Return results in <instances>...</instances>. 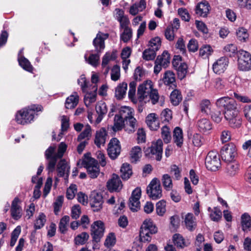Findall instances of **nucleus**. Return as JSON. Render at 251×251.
Listing matches in <instances>:
<instances>
[{
  "label": "nucleus",
  "instance_id": "nucleus-1",
  "mask_svg": "<svg viewBox=\"0 0 251 251\" xmlns=\"http://www.w3.org/2000/svg\"><path fill=\"white\" fill-rule=\"evenodd\" d=\"M215 105L219 109H223L225 119L229 126L232 128H238L242 124L241 118L237 107L236 101L226 96L216 100Z\"/></svg>",
  "mask_w": 251,
  "mask_h": 251
},
{
  "label": "nucleus",
  "instance_id": "nucleus-2",
  "mask_svg": "<svg viewBox=\"0 0 251 251\" xmlns=\"http://www.w3.org/2000/svg\"><path fill=\"white\" fill-rule=\"evenodd\" d=\"M137 98L140 102L146 103L151 100L153 104H155L158 102V93L156 89H153L151 81L147 80L139 85L137 91Z\"/></svg>",
  "mask_w": 251,
  "mask_h": 251
},
{
  "label": "nucleus",
  "instance_id": "nucleus-3",
  "mask_svg": "<svg viewBox=\"0 0 251 251\" xmlns=\"http://www.w3.org/2000/svg\"><path fill=\"white\" fill-rule=\"evenodd\" d=\"M67 147L64 142H61L59 145L57 152L55 146H51L46 151L45 156L48 161L47 169L49 173L53 172L55 170L57 160L63 156Z\"/></svg>",
  "mask_w": 251,
  "mask_h": 251
},
{
  "label": "nucleus",
  "instance_id": "nucleus-4",
  "mask_svg": "<svg viewBox=\"0 0 251 251\" xmlns=\"http://www.w3.org/2000/svg\"><path fill=\"white\" fill-rule=\"evenodd\" d=\"M42 109V106L39 105H33L28 108H23L17 112L15 120L20 125L28 124L33 121L35 111H41Z\"/></svg>",
  "mask_w": 251,
  "mask_h": 251
},
{
  "label": "nucleus",
  "instance_id": "nucleus-5",
  "mask_svg": "<svg viewBox=\"0 0 251 251\" xmlns=\"http://www.w3.org/2000/svg\"><path fill=\"white\" fill-rule=\"evenodd\" d=\"M81 164L86 169L88 174L91 178H95L98 176L100 173L99 166L97 161L90 156V153L84 155Z\"/></svg>",
  "mask_w": 251,
  "mask_h": 251
},
{
  "label": "nucleus",
  "instance_id": "nucleus-6",
  "mask_svg": "<svg viewBox=\"0 0 251 251\" xmlns=\"http://www.w3.org/2000/svg\"><path fill=\"white\" fill-rule=\"evenodd\" d=\"M238 68L240 71L248 72L251 70V54L243 50L237 52Z\"/></svg>",
  "mask_w": 251,
  "mask_h": 251
},
{
  "label": "nucleus",
  "instance_id": "nucleus-7",
  "mask_svg": "<svg viewBox=\"0 0 251 251\" xmlns=\"http://www.w3.org/2000/svg\"><path fill=\"white\" fill-rule=\"evenodd\" d=\"M147 193L152 200L160 199L162 196L160 181L157 178H154L147 187Z\"/></svg>",
  "mask_w": 251,
  "mask_h": 251
},
{
  "label": "nucleus",
  "instance_id": "nucleus-8",
  "mask_svg": "<svg viewBox=\"0 0 251 251\" xmlns=\"http://www.w3.org/2000/svg\"><path fill=\"white\" fill-rule=\"evenodd\" d=\"M206 168L211 171H216L221 167V161L218 153L215 151H209L205 158Z\"/></svg>",
  "mask_w": 251,
  "mask_h": 251
},
{
  "label": "nucleus",
  "instance_id": "nucleus-9",
  "mask_svg": "<svg viewBox=\"0 0 251 251\" xmlns=\"http://www.w3.org/2000/svg\"><path fill=\"white\" fill-rule=\"evenodd\" d=\"M174 68L176 71L178 78L182 80L185 77L188 72V66L184 62L182 61L181 56H174Z\"/></svg>",
  "mask_w": 251,
  "mask_h": 251
},
{
  "label": "nucleus",
  "instance_id": "nucleus-10",
  "mask_svg": "<svg viewBox=\"0 0 251 251\" xmlns=\"http://www.w3.org/2000/svg\"><path fill=\"white\" fill-rule=\"evenodd\" d=\"M236 154V147L233 144L225 145L221 150V158L225 162L232 161Z\"/></svg>",
  "mask_w": 251,
  "mask_h": 251
},
{
  "label": "nucleus",
  "instance_id": "nucleus-11",
  "mask_svg": "<svg viewBox=\"0 0 251 251\" xmlns=\"http://www.w3.org/2000/svg\"><path fill=\"white\" fill-rule=\"evenodd\" d=\"M133 110L128 106H123L121 108L118 115L125 118L127 124H129L134 130L137 126V121L133 116Z\"/></svg>",
  "mask_w": 251,
  "mask_h": 251
},
{
  "label": "nucleus",
  "instance_id": "nucleus-12",
  "mask_svg": "<svg viewBox=\"0 0 251 251\" xmlns=\"http://www.w3.org/2000/svg\"><path fill=\"white\" fill-rule=\"evenodd\" d=\"M141 196V190L136 188L133 191L129 200L128 206L132 211H137L140 207L139 200Z\"/></svg>",
  "mask_w": 251,
  "mask_h": 251
},
{
  "label": "nucleus",
  "instance_id": "nucleus-13",
  "mask_svg": "<svg viewBox=\"0 0 251 251\" xmlns=\"http://www.w3.org/2000/svg\"><path fill=\"white\" fill-rule=\"evenodd\" d=\"M121 146L119 141L116 138L111 139L108 144L107 152L109 157L115 159L121 152Z\"/></svg>",
  "mask_w": 251,
  "mask_h": 251
},
{
  "label": "nucleus",
  "instance_id": "nucleus-14",
  "mask_svg": "<svg viewBox=\"0 0 251 251\" xmlns=\"http://www.w3.org/2000/svg\"><path fill=\"white\" fill-rule=\"evenodd\" d=\"M109 34L99 32L93 41L95 51L97 53H101L105 48L104 41L108 38Z\"/></svg>",
  "mask_w": 251,
  "mask_h": 251
},
{
  "label": "nucleus",
  "instance_id": "nucleus-15",
  "mask_svg": "<svg viewBox=\"0 0 251 251\" xmlns=\"http://www.w3.org/2000/svg\"><path fill=\"white\" fill-rule=\"evenodd\" d=\"M104 224L101 221L95 222L91 226V232L95 240H99L103 235Z\"/></svg>",
  "mask_w": 251,
  "mask_h": 251
},
{
  "label": "nucleus",
  "instance_id": "nucleus-16",
  "mask_svg": "<svg viewBox=\"0 0 251 251\" xmlns=\"http://www.w3.org/2000/svg\"><path fill=\"white\" fill-rule=\"evenodd\" d=\"M90 204L94 211H98L102 208L103 203L102 195L96 192H93L90 197Z\"/></svg>",
  "mask_w": 251,
  "mask_h": 251
},
{
  "label": "nucleus",
  "instance_id": "nucleus-17",
  "mask_svg": "<svg viewBox=\"0 0 251 251\" xmlns=\"http://www.w3.org/2000/svg\"><path fill=\"white\" fill-rule=\"evenodd\" d=\"M228 64V59L226 57H221L213 65V70L217 74L223 73L226 69Z\"/></svg>",
  "mask_w": 251,
  "mask_h": 251
},
{
  "label": "nucleus",
  "instance_id": "nucleus-18",
  "mask_svg": "<svg viewBox=\"0 0 251 251\" xmlns=\"http://www.w3.org/2000/svg\"><path fill=\"white\" fill-rule=\"evenodd\" d=\"M163 142L161 139L157 140L156 142H153L146 152L150 151L152 154L156 155V160H160L162 153Z\"/></svg>",
  "mask_w": 251,
  "mask_h": 251
},
{
  "label": "nucleus",
  "instance_id": "nucleus-19",
  "mask_svg": "<svg viewBox=\"0 0 251 251\" xmlns=\"http://www.w3.org/2000/svg\"><path fill=\"white\" fill-rule=\"evenodd\" d=\"M107 187L111 192L119 191L121 190L123 185L118 176L113 174L111 179L108 181Z\"/></svg>",
  "mask_w": 251,
  "mask_h": 251
},
{
  "label": "nucleus",
  "instance_id": "nucleus-20",
  "mask_svg": "<svg viewBox=\"0 0 251 251\" xmlns=\"http://www.w3.org/2000/svg\"><path fill=\"white\" fill-rule=\"evenodd\" d=\"M20 199L16 197L12 201L11 208L12 217L15 220L19 219L22 216V208L19 205Z\"/></svg>",
  "mask_w": 251,
  "mask_h": 251
},
{
  "label": "nucleus",
  "instance_id": "nucleus-21",
  "mask_svg": "<svg viewBox=\"0 0 251 251\" xmlns=\"http://www.w3.org/2000/svg\"><path fill=\"white\" fill-rule=\"evenodd\" d=\"M146 122L152 130H156L159 127V122L157 115L155 113L149 114L146 117Z\"/></svg>",
  "mask_w": 251,
  "mask_h": 251
},
{
  "label": "nucleus",
  "instance_id": "nucleus-22",
  "mask_svg": "<svg viewBox=\"0 0 251 251\" xmlns=\"http://www.w3.org/2000/svg\"><path fill=\"white\" fill-rule=\"evenodd\" d=\"M210 9L209 3L207 1H203L196 5V14L200 16H207L209 14Z\"/></svg>",
  "mask_w": 251,
  "mask_h": 251
},
{
  "label": "nucleus",
  "instance_id": "nucleus-23",
  "mask_svg": "<svg viewBox=\"0 0 251 251\" xmlns=\"http://www.w3.org/2000/svg\"><path fill=\"white\" fill-rule=\"evenodd\" d=\"M96 110L98 114L96 123L98 124L102 121L104 116L107 112L106 103L102 101L98 102L96 106Z\"/></svg>",
  "mask_w": 251,
  "mask_h": 251
},
{
  "label": "nucleus",
  "instance_id": "nucleus-24",
  "mask_svg": "<svg viewBox=\"0 0 251 251\" xmlns=\"http://www.w3.org/2000/svg\"><path fill=\"white\" fill-rule=\"evenodd\" d=\"M107 136V132L104 128H101L96 131L95 143L98 147L100 148L101 145H104L106 140Z\"/></svg>",
  "mask_w": 251,
  "mask_h": 251
},
{
  "label": "nucleus",
  "instance_id": "nucleus-25",
  "mask_svg": "<svg viewBox=\"0 0 251 251\" xmlns=\"http://www.w3.org/2000/svg\"><path fill=\"white\" fill-rule=\"evenodd\" d=\"M183 133L182 129L178 127L174 129V143L179 148H181L183 144Z\"/></svg>",
  "mask_w": 251,
  "mask_h": 251
},
{
  "label": "nucleus",
  "instance_id": "nucleus-26",
  "mask_svg": "<svg viewBox=\"0 0 251 251\" xmlns=\"http://www.w3.org/2000/svg\"><path fill=\"white\" fill-rule=\"evenodd\" d=\"M57 171L59 176H68L70 172V167L65 159H61L57 165Z\"/></svg>",
  "mask_w": 251,
  "mask_h": 251
},
{
  "label": "nucleus",
  "instance_id": "nucleus-27",
  "mask_svg": "<svg viewBox=\"0 0 251 251\" xmlns=\"http://www.w3.org/2000/svg\"><path fill=\"white\" fill-rule=\"evenodd\" d=\"M239 171V164L235 161L229 162L226 167L225 172L227 176L232 177L236 175Z\"/></svg>",
  "mask_w": 251,
  "mask_h": 251
},
{
  "label": "nucleus",
  "instance_id": "nucleus-28",
  "mask_svg": "<svg viewBox=\"0 0 251 251\" xmlns=\"http://www.w3.org/2000/svg\"><path fill=\"white\" fill-rule=\"evenodd\" d=\"M79 101V96L76 92L68 97L65 101V107L67 109H73L76 106Z\"/></svg>",
  "mask_w": 251,
  "mask_h": 251
},
{
  "label": "nucleus",
  "instance_id": "nucleus-29",
  "mask_svg": "<svg viewBox=\"0 0 251 251\" xmlns=\"http://www.w3.org/2000/svg\"><path fill=\"white\" fill-rule=\"evenodd\" d=\"M197 127L200 131L205 133L212 129V124L206 118H202L197 122Z\"/></svg>",
  "mask_w": 251,
  "mask_h": 251
},
{
  "label": "nucleus",
  "instance_id": "nucleus-30",
  "mask_svg": "<svg viewBox=\"0 0 251 251\" xmlns=\"http://www.w3.org/2000/svg\"><path fill=\"white\" fill-rule=\"evenodd\" d=\"M242 229L244 232H248L251 228V218L248 213H244L241 217Z\"/></svg>",
  "mask_w": 251,
  "mask_h": 251
},
{
  "label": "nucleus",
  "instance_id": "nucleus-31",
  "mask_svg": "<svg viewBox=\"0 0 251 251\" xmlns=\"http://www.w3.org/2000/svg\"><path fill=\"white\" fill-rule=\"evenodd\" d=\"M155 63H159L164 68H167L170 63V55L166 50L161 55H158L155 61Z\"/></svg>",
  "mask_w": 251,
  "mask_h": 251
},
{
  "label": "nucleus",
  "instance_id": "nucleus-32",
  "mask_svg": "<svg viewBox=\"0 0 251 251\" xmlns=\"http://www.w3.org/2000/svg\"><path fill=\"white\" fill-rule=\"evenodd\" d=\"M146 2L145 0H140L138 2H136L131 5L129 9V13L135 16L138 12L142 11L145 9Z\"/></svg>",
  "mask_w": 251,
  "mask_h": 251
},
{
  "label": "nucleus",
  "instance_id": "nucleus-33",
  "mask_svg": "<svg viewBox=\"0 0 251 251\" xmlns=\"http://www.w3.org/2000/svg\"><path fill=\"white\" fill-rule=\"evenodd\" d=\"M195 218L191 213H188L184 219L185 225L186 228L190 231L194 230L197 226Z\"/></svg>",
  "mask_w": 251,
  "mask_h": 251
},
{
  "label": "nucleus",
  "instance_id": "nucleus-34",
  "mask_svg": "<svg viewBox=\"0 0 251 251\" xmlns=\"http://www.w3.org/2000/svg\"><path fill=\"white\" fill-rule=\"evenodd\" d=\"M121 177L123 180H127L132 174V171L130 165L127 163H124L121 168Z\"/></svg>",
  "mask_w": 251,
  "mask_h": 251
},
{
  "label": "nucleus",
  "instance_id": "nucleus-35",
  "mask_svg": "<svg viewBox=\"0 0 251 251\" xmlns=\"http://www.w3.org/2000/svg\"><path fill=\"white\" fill-rule=\"evenodd\" d=\"M127 88V83H120L115 88V95L116 98L119 100L123 99L126 95Z\"/></svg>",
  "mask_w": 251,
  "mask_h": 251
},
{
  "label": "nucleus",
  "instance_id": "nucleus-36",
  "mask_svg": "<svg viewBox=\"0 0 251 251\" xmlns=\"http://www.w3.org/2000/svg\"><path fill=\"white\" fill-rule=\"evenodd\" d=\"M142 229L149 230L151 234H155L157 232V228L151 219H146L144 221L141 227V230Z\"/></svg>",
  "mask_w": 251,
  "mask_h": 251
},
{
  "label": "nucleus",
  "instance_id": "nucleus-37",
  "mask_svg": "<svg viewBox=\"0 0 251 251\" xmlns=\"http://www.w3.org/2000/svg\"><path fill=\"white\" fill-rule=\"evenodd\" d=\"M18 60L19 65L23 69L29 72H32L33 68L27 59L21 55L18 57Z\"/></svg>",
  "mask_w": 251,
  "mask_h": 251
},
{
  "label": "nucleus",
  "instance_id": "nucleus-38",
  "mask_svg": "<svg viewBox=\"0 0 251 251\" xmlns=\"http://www.w3.org/2000/svg\"><path fill=\"white\" fill-rule=\"evenodd\" d=\"M174 245L179 249H183L187 246L184 238L178 233L174 234Z\"/></svg>",
  "mask_w": 251,
  "mask_h": 251
},
{
  "label": "nucleus",
  "instance_id": "nucleus-39",
  "mask_svg": "<svg viewBox=\"0 0 251 251\" xmlns=\"http://www.w3.org/2000/svg\"><path fill=\"white\" fill-rule=\"evenodd\" d=\"M208 211L210 213V217L212 221L218 222L221 219L222 211L218 207H214L213 209L208 207Z\"/></svg>",
  "mask_w": 251,
  "mask_h": 251
},
{
  "label": "nucleus",
  "instance_id": "nucleus-40",
  "mask_svg": "<svg viewBox=\"0 0 251 251\" xmlns=\"http://www.w3.org/2000/svg\"><path fill=\"white\" fill-rule=\"evenodd\" d=\"M89 238V234L86 232H83L75 238V243L76 245H84L87 242Z\"/></svg>",
  "mask_w": 251,
  "mask_h": 251
},
{
  "label": "nucleus",
  "instance_id": "nucleus-41",
  "mask_svg": "<svg viewBox=\"0 0 251 251\" xmlns=\"http://www.w3.org/2000/svg\"><path fill=\"white\" fill-rule=\"evenodd\" d=\"M46 221V215L43 213H40L34 222V228L35 229H39L41 228L45 225Z\"/></svg>",
  "mask_w": 251,
  "mask_h": 251
},
{
  "label": "nucleus",
  "instance_id": "nucleus-42",
  "mask_svg": "<svg viewBox=\"0 0 251 251\" xmlns=\"http://www.w3.org/2000/svg\"><path fill=\"white\" fill-rule=\"evenodd\" d=\"M125 118L121 116L116 115L114 117V124L113 126V130L115 131H117L122 129L124 126Z\"/></svg>",
  "mask_w": 251,
  "mask_h": 251
},
{
  "label": "nucleus",
  "instance_id": "nucleus-43",
  "mask_svg": "<svg viewBox=\"0 0 251 251\" xmlns=\"http://www.w3.org/2000/svg\"><path fill=\"white\" fill-rule=\"evenodd\" d=\"M114 59V54L109 52H106L105 54L103 56L102 59L101 66L103 68L106 67V74L108 73L109 69V67L107 66V65L108 64L110 61L113 60Z\"/></svg>",
  "mask_w": 251,
  "mask_h": 251
},
{
  "label": "nucleus",
  "instance_id": "nucleus-44",
  "mask_svg": "<svg viewBox=\"0 0 251 251\" xmlns=\"http://www.w3.org/2000/svg\"><path fill=\"white\" fill-rule=\"evenodd\" d=\"M92 135V129L89 125H86L82 132L78 136L77 140L81 141L83 139L88 140Z\"/></svg>",
  "mask_w": 251,
  "mask_h": 251
},
{
  "label": "nucleus",
  "instance_id": "nucleus-45",
  "mask_svg": "<svg viewBox=\"0 0 251 251\" xmlns=\"http://www.w3.org/2000/svg\"><path fill=\"white\" fill-rule=\"evenodd\" d=\"M161 45V38L158 36L152 38L149 42V48L152 50L157 51L160 49Z\"/></svg>",
  "mask_w": 251,
  "mask_h": 251
},
{
  "label": "nucleus",
  "instance_id": "nucleus-46",
  "mask_svg": "<svg viewBox=\"0 0 251 251\" xmlns=\"http://www.w3.org/2000/svg\"><path fill=\"white\" fill-rule=\"evenodd\" d=\"M162 81L169 89L171 88L173 85V72L166 71L164 74Z\"/></svg>",
  "mask_w": 251,
  "mask_h": 251
},
{
  "label": "nucleus",
  "instance_id": "nucleus-47",
  "mask_svg": "<svg viewBox=\"0 0 251 251\" xmlns=\"http://www.w3.org/2000/svg\"><path fill=\"white\" fill-rule=\"evenodd\" d=\"M93 92V93H90L89 92V90H88V92H86L87 94L84 97V101L85 104L87 107L89 106L92 103L95 102L96 100V92Z\"/></svg>",
  "mask_w": 251,
  "mask_h": 251
},
{
  "label": "nucleus",
  "instance_id": "nucleus-48",
  "mask_svg": "<svg viewBox=\"0 0 251 251\" xmlns=\"http://www.w3.org/2000/svg\"><path fill=\"white\" fill-rule=\"evenodd\" d=\"M130 155L132 162L137 161L142 155L141 148L139 146L133 147L131 150Z\"/></svg>",
  "mask_w": 251,
  "mask_h": 251
},
{
  "label": "nucleus",
  "instance_id": "nucleus-49",
  "mask_svg": "<svg viewBox=\"0 0 251 251\" xmlns=\"http://www.w3.org/2000/svg\"><path fill=\"white\" fill-rule=\"evenodd\" d=\"M69 221L70 217L68 216H64L61 219L59 224V229L61 233L64 234L66 232Z\"/></svg>",
  "mask_w": 251,
  "mask_h": 251
},
{
  "label": "nucleus",
  "instance_id": "nucleus-50",
  "mask_svg": "<svg viewBox=\"0 0 251 251\" xmlns=\"http://www.w3.org/2000/svg\"><path fill=\"white\" fill-rule=\"evenodd\" d=\"M78 85L81 87L82 91L83 92H88V90H90V86L88 85L89 82L87 81L84 75H81L77 80Z\"/></svg>",
  "mask_w": 251,
  "mask_h": 251
},
{
  "label": "nucleus",
  "instance_id": "nucleus-51",
  "mask_svg": "<svg viewBox=\"0 0 251 251\" xmlns=\"http://www.w3.org/2000/svg\"><path fill=\"white\" fill-rule=\"evenodd\" d=\"M100 53H97L96 54H91L88 58L85 55L86 61L93 66L96 67L99 63L100 54Z\"/></svg>",
  "mask_w": 251,
  "mask_h": 251
},
{
  "label": "nucleus",
  "instance_id": "nucleus-52",
  "mask_svg": "<svg viewBox=\"0 0 251 251\" xmlns=\"http://www.w3.org/2000/svg\"><path fill=\"white\" fill-rule=\"evenodd\" d=\"M225 53L229 56H234L238 51L235 45L233 44H228L224 48Z\"/></svg>",
  "mask_w": 251,
  "mask_h": 251
},
{
  "label": "nucleus",
  "instance_id": "nucleus-53",
  "mask_svg": "<svg viewBox=\"0 0 251 251\" xmlns=\"http://www.w3.org/2000/svg\"><path fill=\"white\" fill-rule=\"evenodd\" d=\"M211 102L209 100L204 99L200 104V109L201 113L208 114L210 108Z\"/></svg>",
  "mask_w": 251,
  "mask_h": 251
},
{
  "label": "nucleus",
  "instance_id": "nucleus-54",
  "mask_svg": "<svg viewBox=\"0 0 251 251\" xmlns=\"http://www.w3.org/2000/svg\"><path fill=\"white\" fill-rule=\"evenodd\" d=\"M162 137L166 143H169L172 139L170 128L166 126H163L161 129Z\"/></svg>",
  "mask_w": 251,
  "mask_h": 251
},
{
  "label": "nucleus",
  "instance_id": "nucleus-55",
  "mask_svg": "<svg viewBox=\"0 0 251 251\" xmlns=\"http://www.w3.org/2000/svg\"><path fill=\"white\" fill-rule=\"evenodd\" d=\"M111 79L112 80L116 81L118 80L121 76L120 67L117 65H114L111 71Z\"/></svg>",
  "mask_w": 251,
  "mask_h": 251
},
{
  "label": "nucleus",
  "instance_id": "nucleus-56",
  "mask_svg": "<svg viewBox=\"0 0 251 251\" xmlns=\"http://www.w3.org/2000/svg\"><path fill=\"white\" fill-rule=\"evenodd\" d=\"M156 51L151 48L146 49L143 52L142 57L147 61L153 60L156 56Z\"/></svg>",
  "mask_w": 251,
  "mask_h": 251
},
{
  "label": "nucleus",
  "instance_id": "nucleus-57",
  "mask_svg": "<svg viewBox=\"0 0 251 251\" xmlns=\"http://www.w3.org/2000/svg\"><path fill=\"white\" fill-rule=\"evenodd\" d=\"M172 117L173 112L168 108L164 109L160 114V118L163 122H169L172 120Z\"/></svg>",
  "mask_w": 251,
  "mask_h": 251
},
{
  "label": "nucleus",
  "instance_id": "nucleus-58",
  "mask_svg": "<svg viewBox=\"0 0 251 251\" xmlns=\"http://www.w3.org/2000/svg\"><path fill=\"white\" fill-rule=\"evenodd\" d=\"M236 35L238 39L241 42H246L249 37L247 30L243 27L238 29L236 31Z\"/></svg>",
  "mask_w": 251,
  "mask_h": 251
},
{
  "label": "nucleus",
  "instance_id": "nucleus-59",
  "mask_svg": "<svg viewBox=\"0 0 251 251\" xmlns=\"http://www.w3.org/2000/svg\"><path fill=\"white\" fill-rule=\"evenodd\" d=\"M213 52V50L210 45L203 46L200 49V55L203 58L208 57Z\"/></svg>",
  "mask_w": 251,
  "mask_h": 251
},
{
  "label": "nucleus",
  "instance_id": "nucleus-60",
  "mask_svg": "<svg viewBox=\"0 0 251 251\" xmlns=\"http://www.w3.org/2000/svg\"><path fill=\"white\" fill-rule=\"evenodd\" d=\"M162 182L166 190H169L172 187V179L170 175L168 174L163 175Z\"/></svg>",
  "mask_w": 251,
  "mask_h": 251
},
{
  "label": "nucleus",
  "instance_id": "nucleus-61",
  "mask_svg": "<svg viewBox=\"0 0 251 251\" xmlns=\"http://www.w3.org/2000/svg\"><path fill=\"white\" fill-rule=\"evenodd\" d=\"M156 212L158 215L163 216L166 212V201L161 200L156 204Z\"/></svg>",
  "mask_w": 251,
  "mask_h": 251
},
{
  "label": "nucleus",
  "instance_id": "nucleus-62",
  "mask_svg": "<svg viewBox=\"0 0 251 251\" xmlns=\"http://www.w3.org/2000/svg\"><path fill=\"white\" fill-rule=\"evenodd\" d=\"M123 32L120 35L121 40L125 43L128 42L132 36V32L131 28H126L123 29Z\"/></svg>",
  "mask_w": 251,
  "mask_h": 251
},
{
  "label": "nucleus",
  "instance_id": "nucleus-63",
  "mask_svg": "<svg viewBox=\"0 0 251 251\" xmlns=\"http://www.w3.org/2000/svg\"><path fill=\"white\" fill-rule=\"evenodd\" d=\"M211 118L216 123H219L222 121L223 115L221 111L219 110H213L211 111Z\"/></svg>",
  "mask_w": 251,
  "mask_h": 251
},
{
  "label": "nucleus",
  "instance_id": "nucleus-64",
  "mask_svg": "<svg viewBox=\"0 0 251 251\" xmlns=\"http://www.w3.org/2000/svg\"><path fill=\"white\" fill-rule=\"evenodd\" d=\"M20 233L21 227L20 226H18L15 228V229L11 233V240L10 243V246L13 247L15 245Z\"/></svg>",
  "mask_w": 251,
  "mask_h": 251
}]
</instances>
